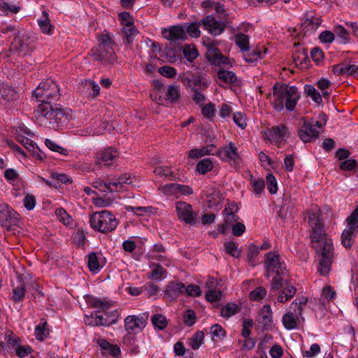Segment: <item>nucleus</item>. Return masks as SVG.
<instances>
[{
  "label": "nucleus",
  "mask_w": 358,
  "mask_h": 358,
  "mask_svg": "<svg viewBox=\"0 0 358 358\" xmlns=\"http://www.w3.org/2000/svg\"><path fill=\"white\" fill-rule=\"evenodd\" d=\"M176 209L178 217L189 225L196 223L197 214L192 210V206L184 201H177Z\"/></svg>",
  "instance_id": "nucleus-11"
},
{
  "label": "nucleus",
  "mask_w": 358,
  "mask_h": 358,
  "mask_svg": "<svg viewBox=\"0 0 358 358\" xmlns=\"http://www.w3.org/2000/svg\"><path fill=\"white\" fill-rule=\"evenodd\" d=\"M99 44L97 48H100V49L105 48V47L114 46L115 43L110 38L108 34H102L99 36Z\"/></svg>",
  "instance_id": "nucleus-60"
},
{
  "label": "nucleus",
  "mask_w": 358,
  "mask_h": 358,
  "mask_svg": "<svg viewBox=\"0 0 358 358\" xmlns=\"http://www.w3.org/2000/svg\"><path fill=\"white\" fill-rule=\"evenodd\" d=\"M148 315H129L124 319V329L125 330L131 334L136 331H141L145 328Z\"/></svg>",
  "instance_id": "nucleus-12"
},
{
  "label": "nucleus",
  "mask_w": 358,
  "mask_h": 358,
  "mask_svg": "<svg viewBox=\"0 0 358 358\" xmlns=\"http://www.w3.org/2000/svg\"><path fill=\"white\" fill-rule=\"evenodd\" d=\"M196 320L195 312L193 310H187L184 315V323L188 326L192 327Z\"/></svg>",
  "instance_id": "nucleus-61"
},
{
  "label": "nucleus",
  "mask_w": 358,
  "mask_h": 358,
  "mask_svg": "<svg viewBox=\"0 0 358 358\" xmlns=\"http://www.w3.org/2000/svg\"><path fill=\"white\" fill-rule=\"evenodd\" d=\"M90 224L93 229L106 234L115 230L118 221L110 211L104 210L92 213L90 217Z\"/></svg>",
  "instance_id": "nucleus-5"
},
{
  "label": "nucleus",
  "mask_w": 358,
  "mask_h": 358,
  "mask_svg": "<svg viewBox=\"0 0 358 358\" xmlns=\"http://www.w3.org/2000/svg\"><path fill=\"white\" fill-rule=\"evenodd\" d=\"M185 293L190 296H199L201 294V289L199 285L190 284L187 287L185 286Z\"/></svg>",
  "instance_id": "nucleus-58"
},
{
  "label": "nucleus",
  "mask_w": 358,
  "mask_h": 358,
  "mask_svg": "<svg viewBox=\"0 0 358 358\" xmlns=\"http://www.w3.org/2000/svg\"><path fill=\"white\" fill-rule=\"evenodd\" d=\"M233 120L236 124L241 129H245L247 126V118L244 113L237 112L234 113Z\"/></svg>",
  "instance_id": "nucleus-54"
},
{
  "label": "nucleus",
  "mask_w": 358,
  "mask_h": 358,
  "mask_svg": "<svg viewBox=\"0 0 358 358\" xmlns=\"http://www.w3.org/2000/svg\"><path fill=\"white\" fill-rule=\"evenodd\" d=\"M235 43L240 48L242 52L249 50V37L248 36L238 33L235 36Z\"/></svg>",
  "instance_id": "nucleus-31"
},
{
  "label": "nucleus",
  "mask_w": 358,
  "mask_h": 358,
  "mask_svg": "<svg viewBox=\"0 0 358 358\" xmlns=\"http://www.w3.org/2000/svg\"><path fill=\"white\" fill-rule=\"evenodd\" d=\"M293 60L296 66H301V67H303V64H306L307 62L309 61V58L306 51L303 50L301 52H299L297 54L294 55Z\"/></svg>",
  "instance_id": "nucleus-52"
},
{
  "label": "nucleus",
  "mask_w": 358,
  "mask_h": 358,
  "mask_svg": "<svg viewBox=\"0 0 358 358\" xmlns=\"http://www.w3.org/2000/svg\"><path fill=\"white\" fill-rule=\"evenodd\" d=\"M184 57L190 62H193L198 56V50L194 47L185 45L183 49Z\"/></svg>",
  "instance_id": "nucleus-48"
},
{
  "label": "nucleus",
  "mask_w": 358,
  "mask_h": 358,
  "mask_svg": "<svg viewBox=\"0 0 358 358\" xmlns=\"http://www.w3.org/2000/svg\"><path fill=\"white\" fill-rule=\"evenodd\" d=\"M225 251L227 254L234 258H238L241 256V252L238 250L237 244L232 241L224 243Z\"/></svg>",
  "instance_id": "nucleus-39"
},
{
  "label": "nucleus",
  "mask_w": 358,
  "mask_h": 358,
  "mask_svg": "<svg viewBox=\"0 0 358 358\" xmlns=\"http://www.w3.org/2000/svg\"><path fill=\"white\" fill-rule=\"evenodd\" d=\"M163 36L168 41L176 42L179 40H185L187 34L185 29L181 25L171 26L162 30Z\"/></svg>",
  "instance_id": "nucleus-17"
},
{
  "label": "nucleus",
  "mask_w": 358,
  "mask_h": 358,
  "mask_svg": "<svg viewBox=\"0 0 358 358\" xmlns=\"http://www.w3.org/2000/svg\"><path fill=\"white\" fill-rule=\"evenodd\" d=\"M304 92L308 96H310L315 103H321L322 102V95L313 85H306Z\"/></svg>",
  "instance_id": "nucleus-37"
},
{
  "label": "nucleus",
  "mask_w": 358,
  "mask_h": 358,
  "mask_svg": "<svg viewBox=\"0 0 358 358\" xmlns=\"http://www.w3.org/2000/svg\"><path fill=\"white\" fill-rule=\"evenodd\" d=\"M34 94L41 103H48L49 104H54L61 96L58 85L50 79L41 83L34 91Z\"/></svg>",
  "instance_id": "nucleus-6"
},
{
  "label": "nucleus",
  "mask_w": 358,
  "mask_h": 358,
  "mask_svg": "<svg viewBox=\"0 0 358 358\" xmlns=\"http://www.w3.org/2000/svg\"><path fill=\"white\" fill-rule=\"evenodd\" d=\"M348 228L341 234V243L346 249L352 246L355 238L358 234V206L346 219Z\"/></svg>",
  "instance_id": "nucleus-7"
},
{
  "label": "nucleus",
  "mask_w": 358,
  "mask_h": 358,
  "mask_svg": "<svg viewBox=\"0 0 358 358\" xmlns=\"http://www.w3.org/2000/svg\"><path fill=\"white\" fill-rule=\"evenodd\" d=\"M166 271L159 264H156L153 270L148 273V277L154 280H161L165 277Z\"/></svg>",
  "instance_id": "nucleus-43"
},
{
  "label": "nucleus",
  "mask_w": 358,
  "mask_h": 358,
  "mask_svg": "<svg viewBox=\"0 0 358 358\" xmlns=\"http://www.w3.org/2000/svg\"><path fill=\"white\" fill-rule=\"evenodd\" d=\"M152 323L155 328L159 330L164 329L168 325V321L162 314H155L152 317Z\"/></svg>",
  "instance_id": "nucleus-36"
},
{
  "label": "nucleus",
  "mask_w": 358,
  "mask_h": 358,
  "mask_svg": "<svg viewBox=\"0 0 358 358\" xmlns=\"http://www.w3.org/2000/svg\"><path fill=\"white\" fill-rule=\"evenodd\" d=\"M280 290H282V292L278 294L277 298L278 301L280 303H285L289 301L294 297L296 292V287L289 283L287 278H286V283L283 285Z\"/></svg>",
  "instance_id": "nucleus-21"
},
{
  "label": "nucleus",
  "mask_w": 358,
  "mask_h": 358,
  "mask_svg": "<svg viewBox=\"0 0 358 358\" xmlns=\"http://www.w3.org/2000/svg\"><path fill=\"white\" fill-rule=\"evenodd\" d=\"M113 192H120L124 184H131L132 182L129 176L124 174L120 176L115 181H111Z\"/></svg>",
  "instance_id": "nucleus-32"
},
{
  "label": "nucleus",
  "mask_w": 358,
  "mask_h": 358,
  "mask_svg": "<svg viewBox=\"0 0 358 358\" xmlns=\"http://www.w3.org/2000/svg\"><path fill=\"white\" fill-rule=\"evenodd\" d=\"M117 157V151L111 148L101 150L96 154L95 164L100 166H110Z\"/></svg>",
  "instance_id": "nucleus-19"
},
{
  "label": "nucleus",
  "mask_w": 358,
  "mask_h": 358,
  "mask_svg": "<svg viewBox=\"0 0 358 358\" xmlns=\"http://www.w3.org/2000/svg\"><path fill=\"white\" fill-rule=\"evenodd\" d=\"M37 120L45 119L49 127L55 130L66 124L71 118L67 109L58 104L41 103L34 111Z\"/></svg>",
  "instance_id": "nucleus-3"
},
{
  "label": "nucleus",
  "mask_w": 358,
  "mask_h": 358,
  "mask_svg": "<svg viewBox=\"0 0 358 358\" xmlns=\"http://www.w3.org/2000/svg\"><path fill=\"white\" fill-rule=\"evenodd\" d=\"M251 185L254 192L257 194L260 195L264 189L265 183L264 180L262 178H254L251 176Z\"/></svg>",
  "instance_id": "nucleus-45"
},
{
  "label": "nucleus",
  "mask_w": 358,
  "mask_h": 358,
  "mask_svg": "<svg viewBox=\"0 0 358 358\" xmlns=\"http://www.w3.org/2000/svg\"><path fill=\"white\" fill-rule=\"evenodd\" d=\"M308 302V298L305 296H302L301 298L296 299L291 304L292 308L294 310L297 311L298 313L296 314V317L299 318V317H302L303 312V305H306Z\"/></svg>",
  "instance_id": "nucleus-41"
},
{
  "label": "nucleus",
  "mask_w": 358,
  "mask_h": 358,
  "mask_svg": "<svg viewBox=\"0 0 358 358\" xmlns=\"http://www.w3.org/2000/svg\"><path fill=\"white\" fill-rule=\"evenodd\" d=\"M298 136L303 142L308 143L318 138L319 131L314 128L313 122L305 120L298 130Z\"/></svg>",
  "instance_id": "nucleus-13"
},
{
  "label": "nucleus",
  "mask_w": 358,
  "mask_h": 358,
  "mask_svg": "<svg viewBox=\"0 0 358 358\" xmlns=\"http://www.w3.org/2000/svg\"><path fill=\"white\" fill-rule=\"evenodd\" d=\"M180 96L179 87L171 85L167 87L164 99L170 103H176Z\"/></svg>",
  "instance_id": "nucleus-27"
},
{
  "label": "nucleus",
  "mask_w": 358,
  "mask_h": 358,
  "mask_svg": "<svg viewBox=\"0 0 358 358\" xmlns=\"http://www.w3.org/2000/svg\"><path fill=\"white\" fill-rule=\"evenodd\" d=\"M34 38L27 32L19 33L17 34L11 44L12 50H15L19 54L27 55L34 50Z\"/></svg>",
  "instance_id": "nucleus-8"
},
{
  "label": "nucleus",
  "mask_w": 358,
  "mask_h": 358,
  "mask_svg": "<svg viewBox=\"0 0 358 358\" xmlns=\"http://www.w3.org/2000/svg\"><path fill=\"white\" fill-rule=\"evenodd\" d=\"M262 52L261 50L257 49L253 50L250 52L244 55V59L245 62L248 63H252L258 60V59L262 58Z\"/></svg>",
  "instance_id": "nucleus-57"
},
{
  "label": "nucleus",
  "mask_w": 358,
  "mask_h": 358,
  "mask_svg": "<svg viewBox=\"0 0 358 358\" xmlns=\"http://www.w3.org/2000/svg\"><path fill=\"white\" fill-rule=\"evenodd\" d=\"M253 324L254 322L252 319H247L243 322L241 335L243 338H249L251 333L250 328L252 327Z\"/></svg>",
  "instance_id": "nucleus-59"
},
{
  "label": "nucleus",
  "mask_w": 358,
  "mask_h": 358,
  "mask_svg": "<svg viewBox=\"0 0 358 358\" xmlns=\"http://www.w3.org/2000/svg\"><path fill=\"white\" fill-rule=\"evenodd\" d=\"M97 343L101 350H108L110 355L115 358H119L121 354V350L117 345L111 344L106 339H99Z\"/></svg>",
  "instance_id": "nucleus-26"
},
{
  "label": "nucleus",
  "mask_w": 358,
  "mask_h": 358,
  "mask_svg": "<svg viewBox=\"0 0 358 358\" xmlns=\"http://www.w3.org/2000/svg\"><path fill=\"white\" fill-rule=\"evenodd\" d=\"M357 166V162L355 159H350L344 160L339 164V168L343 171H352Z\"/></svg>",
  "instance_id": "nucleus-63"
},
{
  "label": "nucleus",
  "mask_w": 358,
  "mask_h": 358,
  "mask_svg": "<svg viewBox=\"0 0 358 358\" xmlns=\"http://www.w3.org/2000/svg\"><path fill=\"white\" fill-rule=\"evenodd\" d=\"M216 155L224 161L227 162L238 163L241 159L240 155L238 152V148L235 144L230 142L228 145H226L220 149Z\"/></svg>",
  "instance_id": "nucleus-15"
},
{
  "label": "nucleus",
  "mask_w": 358,
  "mask_h": 358,
  "mask_svg": "<svg viewBox=\"0 0 358 358\" xmlns=\"http://www.w3.org/2000/svg\"><path fill=\"white\" fill-rule=\"evenodd\" d=\"M123 41L124 42L130 44L133 42L134 37L138 33L137 29L134 27V25L124 27L123 28Z\"/></svg>",
  "instance_id": "nucleus-34"
},
{
  "label": "nucleus",
  "mask_w": 358,
  "mask_h": 358,
  "mask_svg": "<svg viewBox=\"0 0 358 358\" xmlns=\"http://www.w3.org/2000/svg\"><path fill=\"white\" fill-rule=\"evenodd\" d=\"M93 55L96 56L97 60L101 62L113 64L115 61V51L113 46L105 47V48H96L93 49Z\"/></svg>",
  "instance_id": "nucleus-20"
},
{
  "label": "nucleus",
  "mask_w": 358,
  "mask_h": 358,
  "mask_svg": "<svg viewBox=\"0 0 358 358\" xmlns=\"http://www.w3.org/2000/svg\"><path fill=\"white\" fill-rule=\"evenodd\" d=\"M222 297V292L215 289H209L206 293V299L208 301L213 303L219 301Z\"/></svg>",
  "instance_id": "nucleus-55"
},
{
  "label": "nucleus",
  "mask_w": 358,
  "mask_h": 358,
  "mask_svg": "<svg viewBox=\"0 0 358 358\" xmlns=\"http://www.w3.org/2000/svg\"><path fill=\"white\" fill-rule=\"evenodd\" d=\"M273 312L270 305H264L259 310L256 320L263 331L271 330L273 327Z\"/></svg>",
  "instance_id": "nucleus-14"
},
{
  "label": "nucleus",
  "mask_w": 358,
  "mask_h": 358,
  "mask_svg": "<svg viewBox=\"0 0 358 358\" xmlns=\"http://www.w3.org/2000/svg\"><path fill=\"white\" fill-rule=\"evenodd\" d=\"M207 58L208 61L217 65L226 64L229 62L227 57L222 55L217 48L213 47L208 49Z\"/></svg>",
  "instance_id": "nucleus-22"
},
{
  "label": "nucleus",
  "mask_w": 358,
  "mask_h": 358,
  "mask_svg": "<svg viewBox=\"0 0 358 358\" xmlns=\"http://www.w3.org/2000/svg\"><path fill=\"white\" fill-rule=\"evenodd\" d=\"M308 224L311 229L312 247L318 258L317 271L321 275H327L333 262L334 245L331 238L326 234L320 215L311 212L308 215Z\"/></svg>",
  "instance_id": "nucleus-1"
},
{
  "label": "nucleus",
  "mask_w": 358,
  "mask_h": 358,
  "mask_svg": "<svg viewBox=\"0 0 358 358\" xmlns=\"http://www.w3.org/2000/svg\"><path fill=\"white\" fill-rule=\"evenodd\" d=\"M158 72L163 76L169 78H174L177 74L175 68L170 66H163L158 69Z\"/></svg>",
  "instance_id": "nucleus-53"
},
{
  "label": "nucleus",
  "mask_w": 358,
  "mask_h": 358,
  "mask_svg": "<svg viewBox=\"0 0 358 358\" xmlns=\"http://www.w3.org/2000/svg\"><path fill=\"white\" fill-rule=\"evenodd\" d=\"M49 336V329H47V321L42 318L40 323L35 328V336L38 341H43Z\"/></svg>",
  "instance_id": "nucleus-28"
},
{
  "label": "nucleus",
  "mask_w": 358,
  "mask_h": 358,
  "mask_svg": "<svg viewBox=\"0 0 358 358\" xmlns=\"http://www.w3.org/2000/svg\"><path fill=\"white\" fill-rule=\"evenodd\" d=\"M213 168V162L210 159H204L199 161L196 165V170L201 174H206Z\"/></svg>",
  "instance_id": "nucleus-40"
},
{
  "label": "nucleus",
  "mask_w": 358,
  "mask_h": 358,
  "mask_svg": "<svg viewBox=\"0 0 358 358\" xmlns=\"http://www.w3.org/2000/svg\"><path fill=\"white\" fill-rule=\"evenodd\" d=\"M179 78L182 83L192 91L205 90L208 87V83L203 76L193 73L190 71L184 72Z\"/></svg>",
  "instance_id": "nucleus-9"
},
{
  "label": "nucleus",
  "mask_w": 358,
  "mask_h": 358,
  "mask_svg": "<svg viewBox=\"0 0 358 358\" xmlns=\"http://www.w3.org/2000/svg\"><path fill=\"white\" fill-rule=\"evenodd\" d=\"M273 95L274 97L273 106L278 112L282 111L285 108L289 111L294 110L301 97L296 86L279 83L273 85Z\"/></svg>",
  "instance_id": "nucleus-4"
},
{
  "label": "nucleus",
  "mask_w": 358,
  "mask_h": 358,
  "mask_svg": "<svg viewBox=\"0 0 358 358\" xmlns=\"http://www.w3.org/2000/svg\"><path fill=\"white\" fill-rule=\"evenodd\" d=\"M238 311V306L235 303H228L221 310V315L223 317L229 318L235 315Z\"/></svg>",
  "instance_id": "nucleus-46"
},
{
  "label": "nucleus",
  "mask_w": 358,
  "mask_h": 358,
  "mask_svg": "<svg viewBox=\"0 0 358 358\" xmlns=\"http://www.w3.org/2000/svg\"><path fill=\"white\" fill-rule=\"evenodd\" d=\"M25 296V284L20 280L19 285L13 288L12 299L15 302H22Z\"/></svg>",
  "instance_id": "nucleus-30"
},
{
  "label": "nucleus",
  "mask_w": 358,
  "mask_h": 358,
  "mask_svg": "<svg viewBox=\"0 0 358 358\" xmlns=\"http://www.w3.org/2000/svg\"><path fill=\"white\" fill-rule=\"evenodd\" d=\"M6 348L10 349L13 348L21 341L17 338L13 331H8L6 334Z\"/></svg>",
  "instance_id": "nucleus-51"
},
{
  "label": "nucleus",
  "mask_w": 358,
  "mask_h": 358,
  "mask_svg": "<svg viewBox=\"0 0 358 358\" xmlns=\"http://www.w3.org/2000/svg\"><path fill=\"white\" fill-rule=\"evenodd\" d=\"M42 15L41 19L38 20V24L43 33L51 34L54 27L48 17V13L44 10L42 12Z\"/></svg>",
  "instance_id": "nucleus-29"
},
{
  "label": "nucleus",
  "mask_w": 358,
  "mask_h": 358,
  "mask_svg": "<svg viewBox=\"0 0 358 358\" xmlns=\"http://www.w3.org/2000/svg\"><path fill=\"white\" fill-rule=\"evenodd\" d=\"M45 145L52 151L59 152L63 155H68V150L58 144H57L55 142L50 140V139H45Z\"/></svg>",
  "instance_id": "nucleus-49"
},
{
  "label": "nucleus",
  "mask_w": 358,
  "mask_h": 358,
  "mask_svg": "<svg viewBox=\"0 0 358 358\" xmlns=\"http://www.w3.org/2000/svg\"><path fill=\"white\" fill-rule=\"evenodd\" d=\"M201 26V21L199 22H192L189 24L187 29H185L186 34L188 33L189 35L194 38H199L201 35V31L199 30V27Z\"/></svg>",
  "instance_id": "nucleus-50"
},
{
  "label": "nucleus",
  "mask_w": 358,
  "mask_h": 358,
  "mask_svg": "<svg viewBox=\"0 0 358 358\" xmlns=\"http://www.w3.org/2000/svg\"><path fill=\"white\" fill-rule=\"evenodd\" d=\"M266 180L269 192L271 194H275L278 190V185L275 176L271 173H268L266 176Z\"/></svg>",
  "instance_id": "nucleus-64"
},
{
  "label": "nucleus",
  "mask_w": 358,
  "mask_h": 358,
  "mask_svg": "<svg viewBox=\"0 0 358 358\" xmlns=\"http://www.w3.org/2000/svg\"><path fill=\"white\" fill-rule=\"evenodd\" d=\"M228 15L224 14L220 17L222 21L215 20L213 15H207L201 20V27L213 36L220 35L226 27Z\"/></svg>",
  "instance_id": "nucleus-10"
},
{
  "label": "nucleus",
  "mask_w": 358,
  "mask_h": 358,
  "mask_svg": "<svg viewBox=\"0 0 358 358\" xmlns=\"http://www.w3.org/2000/svg\"><path fill=\"white\" fill-rule=\"evenodd\" d=\"M282 324L287 329H294L297 327L296 319L292 313H287L285 314L282 320Z\"/></svg>",
  "instance_id": "nucleus-35"
},
{
  "label": "nucleus",
  "mask_w": 358,
  "mask_h": 358,
  "mask_svg": "<svg viewBox=\"0 0 358 358\" xmlns=\"http://www.w3.org/2000/svg\"><path fill=\"white\" fill-rule=\"evenodd\" d=\"M264 268L267 278L272 277L271 282L270 295L280 291L286 283L288 278V271L284 261L280 258V255L275 251H271L265 254Z\"/></svg>",
  "instance_id": "nucleus-2"
},
{
  "label": "nucleus",
  "mask_w": 358,
  "mask_h": 358,
  "mask_svg": "<svg viewBox=\"0 0 358 358\" xmlns=\"http://www.w3.org/2000/svg\"><path fill=\"white\" fill-rule=\"evenodd\" d=\"M185 294V284L178 281L169 283L164 291V298L170 301H176L178 297Z\"/></svg>",
  "instance_id": "nucleus-18"
},
{
  "label": "nucleus",
  "mask_w": 358,
  "mask_h": 358,
  "mask_svg": "<svg viewBox=\"0 0 358 358\" xmlns=\"http://www.w3.org/2000/svg\"><path fill=\"white\" fill-rule=\"evenodd\" d=\"M204 338V334L203 331H196L192 337L189 339V345L193 350H197L202 344Z\"/></svg>",
  "instance_id": "nucleus-38"
},
{
  "label": "nucleus",
  "mask_w": 358,
  "mask_h": 358,
  "mask_svg": "<svg viewBox=\"0 0 358 358\" xmlns=\"http://www.w3.org/2000/svg\"><path fill=\"white\" fill-rule=\"evenodd\" d=\"M87 266L89 270L92 272L96 273L100 268L99 259L95 252L88 255Z\"/></svg>",
  "instance_id": "nucleus-42"
},
{
  "label": "nucleus",
  "mask_w": 358,
  "mask_h": 358,
  "mask_svg": "<svg viewBox=\"0 0 358 358\" xmlns=\"http://www.w3.org/2000/svg\"><path fill=\"white\" fill-rule=\"evenodd\" d=\"M215 104L208 103L203 106L201 108V113L206 118H212L215 115Z\"/></svg>",
  "instance_id": "nucleus-62"
},
{
  "label": "nucleus",
  "mask_w": 358,
  "mask_h": 358,
  "mask_svg": "<svg viewBox=\"0 0 358 358\" xmlns=\"http://www.w3.org/2000/svg\"><path fill=\"white\" fill-rule=\"evenodd\" d=\"M217 78L228 84L234 83L237 80V77L234 72L222 69L218 71Z\"/></svg>",
  "instance_id": "nucleus-33"
},
{
  "label": "nucleus",
  "mask_w": 358,
  "mask_h": 358,
  "mask_svg": "<svg viewBox=\"0 0 358 358\" xmlns=\"http://www.w3.org/2000/svg\"><path fill=\"white\" fill-rule=\"evenodd\" d=\"M94 188L99 189L100 191L103 192H114L113 189V185L111 181L108 182H103L101 181H95L92 184Z\"/></svg>",
  "instance_id": "nucleus-56"
},
{
  "label": "nucleus",
  "mask_w": 358,
  "mask_h": 358,
  "mask_svg": "<svg viewBox=\"0 0 358 358\" xmlns=\"http://www.w3.org/2000/svg\"><path fill=\"white\" fill-rule=\"evenodd\" d=\"M17 213L10 209L2 220H0V226L4 227L7 231H11L13 226H15L18 222Z\"/></svg>",
  "instance_id": "nucleus-23"
},
{
  "label": "nucleus",
  "mask_w": 358,
  "mask_h": 358,
  "mask_svg": "<svg viewBox=\"0 0 358 358\" xmlns=\"http://www.w3.org/2000/svg\"><path fill=\"white\" fill-rule=\"evenodd\" d=\"M87 303L89 306L94 308H99L101 311L108 310L112 306L111 301L94 296H88Z\"/></svg>",
  "instance_id": "nucleus-24"
},
{
  "label": "nucleus",
  "mask_w": 358,
  "mask_h": 358,
  "mask_svg": "<svg viewBox=\"0 0 358 358\" xmlns=\"http://www.w3.org/2000/svg\"><path fill=\"white\" fill-rule=\"evenodd\" d=\"M266 294V289L262 287H257L250 293V299L252 301H259L265 297Z\"/></svg>",
  "instance_id": "nucleus-47"
},
{
  "label": "nucleus",
  "mask_w": 358,
  "mask_h": 358,
  "mask_svg": "<svg viewBox=\"0 0 358 358\" xmlns=\"http://www.w3.org/2000/svg\"><path fill=\"white\" fill-rule=\"evenodd\" d=\"M259 253V248L257 245L252 244L249 246L247 257L248 262L252 266H255L256 265L255 260Z\"/></svg>",
  "instance_id": "nucleus-44"
},
{
  "label": "nucleus",
  "mask_w": 358,
  "mask_h": 358,
  "mask_svg": "<svg viewBox=\"0 0 358 358\" xmlns=\"http://www.w3.org/2000/svg\"><path fill=\"white\" fill-rule=\"evenodd\" d=\"M322 20L320 18L313 15L311 13H306L301 26L307 31H315L320 26Z\"/></svg>",
  "instance_id": "nucleus-25"
},
{
  "label": "nucleus",
  "mask_w": 358,
  "mask_h": 358,
  "mask_svg": "<svg viewBox=\"0 0 358 358\" xmlns=\"http://www.w3.org/2000/svg\"><path fill=\"white\" fill-rule=\"evenodd\" d=\"M289 136L288 128L283 124L273 127L265 132V139L276 143L281 142Z\"/></svg>",
  "instance_id": "nucleus-16"
}]
</instances>
